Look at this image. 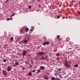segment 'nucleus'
<instances>
[{"mask_svg":"<svg viewBox=\"0 0 80 80\" xmlns=\"http://www.w3.org/2000/svg\"><path fill=\"white\" fill-rule=\"evenodd\" d=\"M7 70L8 72L10 71L11 70H12V68L10 66H8Z\"/></svg>","mask_w":80,"mask_h":80,"instance_id":"obj_1","label":"nucleus"},{"mask_svg":"<svg viewBox=\"0 0 80 80\" xmlns=\"http://www.w3.org/2000/svg\"><path fill=\"white\" fill-rule=\"evenodd\" d=\"M64 65H65V67H66L68 68L70 67V66H69V65H68L67 62H65V63L64 64Z\"/></svg>","mask_w":80,"mask_h":80,"instance_id":"obj_2","label":"nucleus"},{"mask_svg":"<svg viewBox=\"0 0 80 80\" xmlns=\"http://www.w3.org/2000/svg\"><path fill=\"white\" fill-rule=\"evenodd\" d=\"M27 51H24L22 52L23 56H25V55H26V54H27Z\"/></svg>","mask_w":80,"mask_h":80,"instance_id":"obj_3","label":"nucleus"},{"mask_svg":"<svg viewBox=\"0 0 80 80\" xmlns=\"http://www.w3.org/2000/svg\"><path fill=\"white\" fill-rule=\"evenodd\" d=\"M2 72L4 75H7V72H6V71L5 70H2Z\"/></svg>","mask_w":80,"mask_h":80,"instance_id":"obj_4","label":"nucleus"},{"mask_svg":"<svg viewBox=\"0 0 80 80\" xmlns=\"http://www.w3.org/2000/svg\"><path fill=\"white\" fill-rule=\"evenodd\" d=\"M44 53H45V52H40L38 54L39 55H43V54H44Z\"/></svg>","mask_w":80,"mask_h":80,"instance_id":"obj_5","label":"nucleus"},{"mask_svg":"<svg viewBox=\"0 0 80 80\" xmlns=\"http://www.w3.org/2000/svg\"><path fill=\"white\" fill-rule=\"evenodd\" d=\"M25 63L26 65H28L30 63L28 62V61H25Z\"/></svg>","mask_w":80,"mask_h":80,"instance_id":"obj_6","label":"nucleus"},{"mask_svg":"<svg viewBox=\"0 0 80 80\" xmlns=\"http://www.w3.org/2000/svg\"><path fill=\"white\" fill-rule=\"evenodd\" d=\"M10 42H12L13 41V38L12 37H11L10 39Z\"/></svg>","mask_w":80,"mask_h":80,"instance_id":"obj_7","label":"nucleus"},{"mask_svg":"<svg viewBox=\"0 0 80 80\" xmlns=\"http://www.w3.org/2000/svg\"><path fill=\"white\" fill-rule=\"evenodd\" d=\"M40 68L41 69V70H43V69H45V67H43V66H41L40 67Z\"/></svg>","mask_w":80,"mask_h":80,"instance_id":"obj_8","label":"nucleus"},{"mask_svg":"<svg viewBox=\"0 0 80 80\" xmlns=\"http://www.w3.org/2000/svg\"><path fill=\"white\" fill-rule=\"evenodd\" d=\"M46 45H50V42H45Z\"/></svg>","mask_w":80,"mask_h":80,"instance_id":"obj_9","label":"nucleus"},{"mask_svg":"<svg viewBox=\"0 0 80 80\" xmlns=\"http://www.w3.org/2000/svg\"><path fill=\"white\" fill-rule=\"evenodd\" d=\"M32 74L31 72H29L28 73V76H32Z\"/></svg>","mask_w":80,"mask_h":80,"instance_id":"obj_10","label":"nucleus"},{"mask_svg":"<svg viewBox=\"0 0 80 80\" xmlns=\"http://www.w3.org/2000/svg\"><path fill=\"white\" fill-rule=\"evenodd\" d=\"M15 64L16 65H19V63L18 62H15Z\"/></svg>","mask_w":80,"mask_h":80,"instance_id":"obj_11","label":"nucleus"},{"mask_svg":"<svg viewBox=\"0 0 80 80\" xmlns=\"http://www.w3.org/2000/svg\"><path fill=\"white\" fill-rule=\"evenodd\" d=\"M56 55L57 57H59V56L60 55V54H59L58 53H57V54H56Z\"/></svg>","mask_w":80,"mask_h":80,"instance_id":"obj_12","label":"nucleus"},{"mask_svg":"<svg viewBox=\"0 0 80 80\" xmlns=\"http://www.w3.org/2000/svg\"><path fill=\"white\" fill-rule=\"evenodd\" d=\"M16 15V13H15V12H14L11 15V16H14V15Z\"/></svg>","mask_w":80,"mask_h":80,"instance_id":"obj_13","label":"nucleus"},{"mask_svg":"<svg viewBox=\"0 0 80 80\" xmlns=\"http://www.w3.org/2000/svg\"><path fill=\"white\" fill-rule=\"evenodd\" d=\"M24 42L25 43H27L28 42V41H27V40H24Z\"/></svg>","mask_w":80,"mask_h":80,"instance_id":"obj_14","label":"nucleus"},{"mask_svg":"<svg viewBox=\"0 0 80 80\" xmlns=\"http://www.w3.org/2000/svg\"><path fill=\"white\" fill-rule=\"evenodd\" d=\"M58 72H61V71H62V70H61V68H59V69H58Z\"/></svg>","mask_w":80,"mask_h":80,"instance_id":"obj_15","label":"nucleus"},{"mask_svg":"<svg viewBox=\"0 0 80 80\" xmlns=\"http://www.w3.org/2000/svg\"><path fill=\"white\" fill-rule=\"evenodd\" d=\"M74 67H78V65L77 64H76V65H74Z\"/></svg>","mask_w":80,"mask_h":80,"instance_id":"obj_16","label":"nucleus"},{"mask_svg":"<svg viewBox=\"0 0 80 80\" xmlns=\"http://www.w3.org/2000/svg\"><path fill=\"white\" fill-rule=\"evenodd\" d=\"M51 79H52L51 80H55V77H52Z\"/></svg>","mask_w":80,"mask_h":80,"instance_id":"obj_17","label":"nucleus"},{"mask_svg":"<svg viewBox=\"0 0 80 80\" xmlns=\"http://www.w3.org/2000/svg\"><path fill=\"white\" fill-rule=\"evenodd\" d=\"M42 44L44 46H45L46 45V43L45 42H43Z\"/></svg>","mask_w":80,"mask_h":80,"instance_id":"obj_18","label":"nucleus"},{"mask_svg":"<svg viewBox=\"0 0 80 80\" xmlns=\"http://www.w3.org/2000/svg\"><path fill=\"white\" fill-rule=\"evenodd\" d=\"M40 69H38L37 73H40Z\"/></svg>","mask_w":80,"mask_h":80,"instance_id":"obj_19","label":"nucleus"},{"mask_svg":"<svg viewBox=\"0 0 80 80\" xmlns=\"http://www.w3.org/2000/svg\"><path fill=\"white\" fill-rule=\"evenodd\" d=\"M28 8L29 9H30V8H32V7L31 6H28Z\"/></svg>","mask_w":80,"mask_h":80,"instance_id":"obj_20","label":"nucleus"},{"mask_svg":"<svg viewBox=\"0 0 80 80\" xmlns=\"http://www.w3.org/2000/svg\"><path fill=\"white\" fill-rule=\"evenodd\" d=\"M26 31H28V30H29V29H28V28H26Z\"/></svg>","mask_w":80,"mask_h":80,"instance_id":"obj_21","label":"nucleus"},{"mask_svg":"<svg viewBox=\"0 0 80 80\" xmlns=\"http://www.w3.org/2000/svg\"><path fill=\"white\" fill-rule=\"evenodd\" d=\"M3 62H7V60L6 59H5L3 60Z\"/></svg>","mask_w":80,"mask_h":80,"instance_id":"obj_22","label":"nucleus"},{"mask_svg":"<svg viewBox=\"0 0 80 80\" xmlns=\"http://www.w3.org/2000/svg\"><path fill=\"white\" fill-rule=\"evenodd\" d=\"M57 75H58L59 76L60 78H61L62 77V76H61V75H60V74L58 73Z\"/></svg>","mask_w":80,"mask_h":80,"instance_id":"obj_23","label":"nucleus"},{"mask_svg":"<svg viewBox=\"0 0 80 80\" xmlns=\"http://www.w3.org/2000/svg\"><path fill=\"white\" fill-rule=\"evenodd\" d=\"M55 80H61V79L58 78H56L55 79Z\"/></svg>","mask_w":80,"mask_h":80,"instance_id":"obj_24","label":"nucleus"},{"mask_svg":"<svg viewBox=\"0 0 80 80\" xmlns=\"http://www.w3.org/2000/svg\"><path fill=\"white\" fill-rule=\"evenodd\" d=\"M31 28L32 29H34V27H33V26H32L31 27Z\"/></svg>","mask_w":80,"mask_h":80,"instance_id":"obj_25","label":"nucleus"},{"mask_svg":"<svg viewBox=\"0 0 80 80\" xmlns=\"http://www.w3.org/2000/svg\"><path fill=\"white\" fill-rule=\"evenodd\" d=\"M41 59L42 60H43V59H45V58H44V57H42L41 58Z\"/></svg>","mask_w":80,"mask_h":80,"instance_id":"obj_26","label":"nucleus"},{"mask_svg":"<svg viewBox=\"0 0 80 80\" xmlns=\"http://www.w3.org/2000/svg\"><path fill=\"white\" fill-rule=\"evenodd\" d=\"M31 63H32V64H33V63H34V62L33 61H31Z\"/></svg>","mask_w":80,"mask_h":80,"instance_id":"obj_27","label":"nucleus"},{"mask_svg":"<svg viewBox=\"0 0 80 80\" xmlns=\"http://www.w3.org/2000/svg\"><path fill=\"white\" fill-rule=\"evenodd\" d=\"M59 38H60V36H58L57 37V39H59Z\"/></svg>","mask_w":80,"mask_h":80,"instance_id":"obj_28","label":"nucleus"},{"mask_svg":"<svg viewBox=\"0 0 80 80\" xmlns=\"http://www.w3.org/2000/svg\"><path fill=\"white\" fill-rule=\"evenodd\" d=\"M12 19H13V18H9L10 20H12Z\"/></svg>","mask_w":80,"mask_h":80,"instance_id":"obj_29","label":"nucleus"},{"mask_svg":"<svg viewBox=\"0 0 80 80\" xmlns=\"http://www.w3.org/2000/svg\"><path fill=\"white\" fill-rule=\"evenodd\" d=\"M29 65V67H30V68H32V65H30V64Z\"/></svg>","mask_w":80,"mask_h":80,"instance_id":"obj_30","label":"nucleus"},{"mask_svg":"<svg viewBox=\"0 0 80 80\" xmlns=\"http://www.w3.org/2000/svg\"><path fill=\"white\" fill-rule=\"evenodd\" d=\"M30 31H31V32H33V29H30Z\"/></svg>","mask_w":80,"mask_h":80,"instance_id":"obj_31","label":"nucleus"},{"mask_svg":"<svg viewBox=\"0 0 80 80\" xmlns=\"http://www.w3.org/2000/svg\"><path fill=\"white\" fill-rule=\"evenodd\" d=\"M7 20H8V21L10 20V18H8L7 19Z\"/></svg>","mask_w":80,"mask_h":80,"instance_id":"obj_32","label":"nucleus"},{"mask_svg":"<svg viewBox=\"0 0 80 80\" xmlns=\"http://www.w3.org/2000/svg\"><path fill=\"white\" fill-rule=\"evenodd\" d=\"M57 60H59L60 59V58H57Z\"/></svg>","mask_w":80,"mask_h":80,"instance_id":"obj_33","label":"nucleus"},{"mask_svg":"<svg viewBox=\"0 0 80 80\" xmlns=\"http://www.w3.org/2000/svg\"><path fill=\"white\" fill-rule=\"evenodd\" d=\"M35 72V70H34L32 71V72Z\"/></svg>","mask_w":80,"mask_h":80,"instance_id":"obj_34","label":"nucleus"},{"mask_svg":"<svg viewBox=\"0 0 80 80\" xmlns=\"http://www.w3.org/2000/svg\"><path fill=\"white\" fill-rule=\"evenodd\" d=\"M22 69H23V70L24 69H25V68H24V67H22Z\"/></svg>","mask_w":80,"mask_h":80,"instance_id":"obj_35","label":"nucleus"},{"mask_svg":"<svg viewBox=\"0 0 80 80\" xmlns=\"http://www.w3.org/2000/svg\"><path fill=\"white\" fill-rule=\"evenodd\" d=\"M13 67H16V65L15 64H14L13 65Z\"/></svg>","mask_w":80,"mask_h":80,"instance_id":"obj_36","label":"nucleus"},{"mask_svg":"<svg viewBox=\"0 0 80 80\" xmlns=\"http://www.w3.org/2000/svg\"><path fill=\"white\" fill-rule=\"evenodd\" d=\"M58 18H60V16H58Z\"/></svg>","mask_w":80,"mask_h":80,"instance_id":"obj_37","label":"nucleus"},{"mask_svg":"<svg viewBox=\"0 0 80 80\" xmlns=\"http://www.w3.org/2000/svg\"><path fill=\"white\" fill-rule=\"evenodd\" d=\"M58 73L57 72L56 73H54V75H57Z\"/></svg>","mask_w":80,"mask_h":80,"instance_id":"obj_38","label":"nucleus"},{"mask_svg":"<svg viewBox=\"0 0 80 80\" xmlns=\"http://www.w3.org/2000/svg\"><path fill=\"white\" fill-rule=\"evenodd\" d=\"M44 79H46V80H47L48 79V78H44Z\"/></svg>","mask_w":80,"mask_h":80,"instance_id":"obj_39","label":"nucleus"},{"mask_svg":"<svg viewBox=\"0 0 80 80\" xmlns=\"http://www.w3.org/2000/svg\"><path fill=\"white\" fill-rule=\"evenodd\" d=\"M59 73H61L62 72H59Z\"/></svg>","mask_w":80,"mask_h":80,"instance_id":"obj_40","label":"nucleus"},{"mask_svg":"<svg viewBox=\"0 0 80 80\" xmlns=\"http://www.w3.org/2000/svg\"><path fill=\"white\" fill-rule=\"evenodd\" d=\"M8 0H7L6 1V2H8Z\"/></svg>","mask_w":80,"mask_h":80,"instance_id":"obj_41","label":"nucleus"},{"mask_svg":"<svg viewBox=\"0 0 80 80\" xmlns=\"http://www.w3.org/2000/svg\"><path fill=\"white\" fill-rule=\"evenodd\" d=\"M78 13H79V14H80V12H78Z\"/></svg>","mask_w":80,"mask_h":80,"instance_id":"obj_42","label":"nucleus"},{"mask_svg":"<svg viewBox=\"0 0 80 80\" xmlns=\"http://www.w3.org/2000/svg\"><path fill=\"white\" fill-rule=\"evenodd\" d=\"M28 62H30V60H28Z\"/></svg>","mask_w":80,"mask_h":80,"instance_id":"obj_43","label":"nucleus"},{"mask_svg":"<svg viewBox=\"0 0 80 80\" xmlns=\"http://www.w3.org/2000/svg\"><path fill=\"white\" fill-rule=\"evenodd\" d=\"M55 72H57V71H55Z\"/></svg>","mask_w":80,"mask_h":80,"instance_id":"obj_44","label":"nucleus"},{"mask_svg":"<svg viewBox=\"0 0 80 80\" xmlns=\"http://www.w3.org/2000/svg\"><path fill=\"white\" fill-rule=\"evenodd\" d=\"M38 1H40V0H38Z\"/></svg>","mask_w":80,"mask_h":80,"instance_id":"obj_45","label":"nucleus"}]
</instances>
